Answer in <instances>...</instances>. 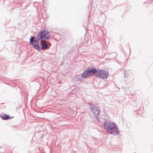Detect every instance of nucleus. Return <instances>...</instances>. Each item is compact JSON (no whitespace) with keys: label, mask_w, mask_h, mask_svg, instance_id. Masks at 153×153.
Wrapping results in <instances>:
<instances>
[{"label":"nucleus","mask_w":153,"mask_h":153,"mask_svg":"<svg viewBox=\"0 0 153 153\" xmlns=\"http://www.w3.org/2000/svg\"><path fill=\"white\" fill-rule=\"evenodd\" d=\"M104 128L109 134L115 135L119 133L118 128L115 123L109 121L104 123Z\"/></svg>","instance_id":"obj_1"},{"label":"nucleus","mask_w":153,"mask_h":153,"mask_svg":"<svg viewBox=\"0 0 153 153\" xmlns=\"http://www.w3.org/2000/svg\"><path fill=\"white\" fill-rule=\"evenodd\" d=\"M50 34L47 30H42L37 34V38L39 40L48 39L50 37Z\"/></svg>","instance_id":"obj_2"},{"label":"nucleus","mask_w":153,"mask_h":153,"mask_svg":"<svg viewBox=\"0 0 153 153\" xmlns=\"http://www.w3.org/2000/svg\"><path fill=\"white\" fill-rule=\"evenodd\" d=\"M97 70L93 68H90L85 71L82 75V77L83 78L88 77L93 75L96 76V74L97 73Z\"/></svg>","instance_id":"obj_3"},{"label":"nucleus","mask_w":153,"mask_h":153,"mask_svg":"<svg viewBox=\"0 0 153 153\" xmlns=\"http://www.w3.org/2000/svg\"><path fill=\"white\" fill-rule=\"evenodd\" d=\"M108 72L102 70L98 69L97 70L96 76L103 79H107L108 76Z\"/></svg>","instance_id":"obj_4"},{"label":"nucleus","mask_w":153,"mask_h":153,"mask_svg":"<svg viewBox=\"0 0 153 153\" xmlns=\"http://www.w3.org/2000/svg\"><path fill=\"white\" fill-rule=\"evenodd\" d=\"M30 41V44L33 45L35 49L38 50H40V47L39 46V42L35 37H31Z\"/></svg>","instance_id":"obj_5"},{"label":"nucleus","mask_w":153,"mask_h":153,"mask_svg":"<svg viewBox=\"0 0 153 153\" xmlns=\"http://www.w3.org/2000/svg\"><path fill=\"white\" fill-rule=\"evenodd\" d=\"M0 117L3 120H7L10 119V115L6 114L3 115L0 114Z\"/></svg>","instance_id":"obj_6"},{"label":"nucleus","mask_w":153,"mask_h":153,"mask_svg":"<svg viewBox=\"0 0 153 153\" xmlns=\"http://www.w3.org/2000/svg\"><path fill=\"white\" fill-rule=\"evenodd\" d=\"M9 20L6 21V24H5V32L6 34H8L9 32Z\"/></svg>","instance_id":"obj_7"},{"label":"nucleus","mask_w":153,"mask_h":153,"mask_svg":"<svg viewBox=\"0 0 153 153\" xmlns=\"http://www.w3.org/2000/svg\"><path fill=\"white\" fill-rule=\"evenodd\" d=\"M41 43L42 44V48L43 49H46L48 48V46L46 45V43L45 41L43 40H41Z\"/></svg>","instance_id":"obj_8"}]
</instances>
